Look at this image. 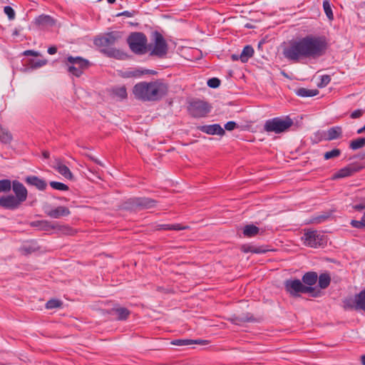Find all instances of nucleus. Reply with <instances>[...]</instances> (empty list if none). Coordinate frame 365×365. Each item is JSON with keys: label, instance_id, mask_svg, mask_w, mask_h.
I'll return each instance as SVG.
<instances>
[{"label": "nucleus", "instance_id": "1", "mask_svg": "<svg viewBox=\"0 0 365 365\" xmlns=\"http://www.w3.org/2000/svg\"><path fill=\"white\" fill-rule=\"evenodd\" d=\"M328 43L324 36L308 35L294 41L284 47L283 56L287 60L297 63L307 58H317L323 56Z\"/></svg>", "mask_w": 365, "mask_h": 365}, {"label": "nucleus", "instance_id": "2", "mask_svg": "<svg viewBox=\"0 0 365 365\" xmlns=\"http://www.w3.org/2000/svg\"><path fill=\"white\" fill-rule=\"evenodd\" d=\"M167 91V86L160 81H142L136 83L133 88L135 98L142 101L160 100Z\"/></svg>", "mask_w": 365, "mask_h": 365}, {"label": "nucleus", "instance_id": "3", "mask_svg": "<svg viewBox=\"0 0 365 365\" xmlns=\"http://www.w3.org/2000/svg\"><path fill=\"white\" fill-rule=\"evenodd\" d=\"M12 191L14 195L8 194L0 197V205H20L28 197V190L24 185L17 180H13Z\"/></svg>", "mask_w": 365, "mask_h": 365}, {"label": "nucleus", "instance_id": "4", "mask_svg": "<svg viewBox=\"0 0 365 365\" xmlns=\"http://www.w3.org/2000/svg\"><path fill=\"white\" fill-rule=\"evenodd\" d=\"M284 289L292 297H297L300 294L309 293L312 297L321 296V291L313 287H307L298 279H290L284 282Z\"/></svg>", "mask_w": 365, "mask_h": 365}, {"label": "nucleus", "instance_id": "5", "mask_svg": "<svg viewBox=\"0 0 365 365\" xmlns=\"http://www.w3.org/2000/svg\"><path fill=\"white\" fill-rule=\"evenodd\" d=\"M293 124V120L288 115L275 117L265 121L264 130L267 133L279 134L287 131Z\"/></svg>", "mask_w": 365, "mask_h": 365}, {"label": "nucleus", "instance_id": "6", "mask_svg": "<svg viewBox=\"0 0 365 365\" xmlns=\"http://www.w3.org/2000/svg\"><path fill=\"white\" fill-rule=\"evenodd\" d=\"M128 44L132 52L137 55H143L147 52L146 36L141 32H133L127 38Z\"/></svg>", "mask_w": 365, "mask_h": 365}, {"label": "nucleus", "instance_id": "7", "mask_svg": "<svg viewBox=\"0 0 365 365\" xmlns=\"http://www.w3.org/2000/svg\"><path fill=\"white\" fill-rule=\"evenodd\" d=\"M66 65L70 73L76 77H80L83 71L90 66L91 63L87 59L82 57L70 56L67 58Z\"/></svg>", "mask_w": 365, "mask_h": 365}, {"label": "nucleus", "instance_id": "8", "mask_svg": "<svg viewBox=\"0 0 365 365\" xmlns=\"http://www.w3.org/2000/svg\"><path fill=\"white\" fill-rule=\"evenodd\" d=\"M211 106L201 100H195L187 106L189 114L195 118H204L211 111Z\"/></svg>", "mask_w": 365, "mask_h": 365}, {"label": "nucleus", "instance_id": "9", "mask_svg": "<svg viewBox=\"0 0 365 365\" xmlns=\"http://www.w3.org/2000/svg\"><path fill=\"white\" fill-rule=\"evenodd\" d=\"M153 36L154 45L153 48L151 51L150 55L162 58L165 56L168 53V43L165 40L164 37L163 36V35L160 32L155 31Z\"/></svg>", "mask_w": 365, "mask_h": 365}, {"label": "nucleus", "instance_id": "10", "mask_svg": "<svg viewBox=\"0 0 365 365\" xmlns=\"http://www.w3.org/2000/svg\"><path fill=\"white\" fill-rule=\"evenodd\" d=\"M123 38V32L113 31L99 36L94 40V43L98 46H110L115 45Z\"/></svg>", "mask_w": 365, "mask_h": 365}, {"label": "nucleus", "instance_id": "11", "mask_svg": "<svg viewBox=\"0 0 365 365\" xmlns=\"http://www.w3.org/2000/svg\"><path fill=\"white\" fill-rule=\"evenodd\" d=\"M154 70L145 69L141 67L128 68L123 71H118V75L123 78H138L144 75H155Z\"/></svg>", "mask_w": 365, "mask_h": 365}, {"label": "nucleus", "instance_id": "12", "mask_svg": "<svg viewBox=\"0 0 365 365\" xmlns=\"http://www.w3.org/2000/svg\"><path fill=\"white\" fill-rule=\"evenodd\" d=\"M302 239L306 245L317 247L323 244L324 236L319 235L316 230H312L305 232Z\"/></svg>", "mask_w": 365, "mask_h": 365}, {"label": "nucleus", "instance_id": "13", "mask_svg": "<svg viewBox=\"0 0 365 365\" xmlns=\"http://www.w3.org/2000/svg\"><path fill=\"white\" fill-rule=\"evenodd\" d=\"M31 225L33 227H38L39 230L43 231H50L51 230H55L58 228L59 230L64 231L66 230L68 234L71 235V229L68 227H63V229L61 227L58 226L57 223H51L46 220L41 221H34L31 223Z\"/></svg>", "mask_w": 365, "mask_h": 365}, {"label": "nucleus", "instance_id": "14", "mask_svg": "<svg viewBox=\"0 0 365 365\" xmlns=\"http://www.w3.org/2000/svg\"><path fill=\"white\" fill-rule=\"evenodd\" d=\"M362 166L357 164H349L347 166L340 169L333 176V179H339L352 175L354 173L360 171Z\"/></svg>", "mask_w": 365, "mask_h": 365}, {"label": "nucleus", "instance_id": "15", "mask_svg": "<svg viewBox=\"0 0 365 365\" xmlns=\"http://www.w3.org/2000/svg\"><path fill=\"white\" fill-rule=\"evenodd\" d=\"M24 181L29 186L35 187L38 190H45L47 183L45 180L36 175H28L24 178Z\"/></svg>", "mask_w": 365, "mask_h": 365}, {"label": "nucleus", "instance_id": "16", "mask_svg": "<svg viewBox=\"0 0 365 365\" xmlns=\"http://www.w3.org/2000/svg\"><path fill=\"white\" fill-rule=\"evenodd\" d=\"M198 130L208 135L222 136L225 134V129L218 123L201 125L198 127Z\"/></svg>", "mask_w": 365, "mask_h": 365}, {"label": "nucleus", "instance_id": "17", "mask_svg": "<svg viewBox=\"0 0 365 365\" xmlns=\"http://www.w3.org/2000/svg\"><path fill=\"white\" fill-rule=\"evenodd\" d=\"M45 213L51 218H60L70 214L66 207H47Z\"/></svg>", "mask_w": 365, "mask_h": 365}, {"label": "nucleus", "instance_id": "18", "mask_svg": "<svg viewBox=\"0 0 365 365\" xmlns=\"http://www.w3.org/2000/svg\"><path fill=\"white\" fill-rule=\"evenodd\" d=\"M157 202L156 200L148 197H130L125 201L124 205H152Z\"/></svg>", "mask_w": 365, "mask_h": 365}, {"label": "nucleus", "instance_id": "19", "mask_svg": "<svg viewBox=\"0 0 365 365\" xmlns=\"http://www.w3.org/2000/svg\"><path fill=\"white\" fill-rule=\"evenodd\" d=\"M101 52L108 57L114 58L118 60H124L128 56L127 54L121 50L112 47L103 48Z\"/></svg>", "mask_w": 365, "mask_h": 365}, {"label": "nucleus", "instance_id": "20", "mask_svg": "<svg viewBox=\"0 0 365 365\" xmlns=\"http://www.w3.org/2000/svg\"><path fill=\"white\" fill-rule=\"evenodd\" d=\"M333 212L334 210H329L323 212L322 214H318L314 216H312L311 218L309 219L307 224L318 225L324 222H326L331 217Z\"/></svg>", "mask_w": 365, "mask_h": 365}, {"label": "nucleus", "instance_id": "21", "mask_svg": "<svg viewBox=\"0 0 365 365\" xmlns=\"http://www.w3.org/2000/svg\"><path fill=\"white\" fill-rule=\"evenodd\" d=\"M318 279V274L315 272H306L302 278V283L307 287H312Z\"/></svg>", "mask_w": 365, "mask_h": 365}, {"label": "nucleus", "instance_id": "22", "mask_svg": "<svg viewBox=\"0 0 365 365\" xmlns=\"http://www.w3.org/2000/svg\"><path fill=\"white\" fill-rule=\"evenodd\" d=\"M342 135V128L340 126L331 127L327 130L326 140H333L339 138Z\"/></svg>", "mask_w": 365, "mask_h": 365}, {"label": "nucleus", "instance_id": "23", "mask_svg": "<svg viewBox=\"0 0 365 365\" xmlns=\"http://www.w3.org/2000/svg\"><path fill=\"white\" fill-rule=\"evenodd\" d=\"M35 24L38 26H53L55 24V21L53 19L48 15H40L35 19Z\"/></svg>", "mask_w": 365, "mask_h": 365}, {"label": "nucleus", "instance_id": "24", "mask_svg": "<svg viewBox=\"0 0 365 365\" xmlns=\"http://www.w3.org/2000/svg\"><path fill=\"white\" fill-rule=\"evenodd\" d=\"M13 140V135L8 128L0 125V142L4 144H10Z\"/></svg>", "mask_w": 365, "mask_h": 365}, {"label": "nucleus", "instance_id": "25", "mask_svg": "<svg viewBox=\"0 0 365 365\" xmlns=\"http://www.w3.org/2000/svg\"><path fill=\"white\" fill-rule=\"evenodd\" d=\"M255 51L253 47L250 45H247L244 47L241 53L240 54V60L242 63H246L251 57H252Z\"/></svg>", "mask_w": 365, "mask_h": 365}, {"label": "nucleus", "instance_id": "26", "mask_svg": "<svg viewBox=\"0 0 365 365\" xmlns=\"http://www.w3.org/2000/svg\"><path fill=\"white\" fill-rule=\"evenodd\" d=\"M56 170L63 175L66 179L72 180L73 175L71 172L70 169L65 165L62 164L61 162H58L56 166L55 167Z\"/></svg>", "mask_w": 365, "mask_h": 365}, {"label": "nucleus", "instance_id": "27", "mask_svg": "<svg viewBox=\"0 0 365 365\" xmlns=\"http://www.w3.org/2000/svg\"><path fill=\"white\" fill-rule=\"evenodd\" d=\"M207 341L204 340H192V339H175L171 344L176 346H189L194 344H206Z\"/></svg>", "mask_w": 365, "mask_h": 365}, {"label": "nucleus", "instance_id": "28", "mask_svg": "<svg viewBox=\"0 0 365 365\" xmlns=\"http://www.w3.org/2000/svg\"><path fill=\"white\" fill-rule=\"evenodd\" d=\"M358 294H356L354 298L348 297L344 299L343 306L345 309H359L357 307Z\"/></svg>", "mask_w": 365, "mask_h": 365}, {"label": "nucleus", "instance_id": "29", "mask_svg": "<svg viewBox=\"0 0 365 365\" xmlns=\"http://www.w3.org/2000/svg\"><path fill=\"white\" fill-rule=\"evenodd\" d=\"M296 94L302 98L305 97H313L319 93L317 89H308L305 88H299L295 91Z\"/></svg>", "mask_w": 365, "mask_h": 365}, {"label": "nucleus", "instance_id": "30", "mask_svg": "<svg viewBox=\"0 0 365 365\" xmlns=\"http://www.w3.org/2000/svg\"><path fill=\"white\" fill-rule=\"evenodd\" d=\"M188 226H182L180 224H162L158 225L156 227L158 230H183L187 229Z\"/></svg>", "mask_w": 365, "mask_h": 365}, {"label": "nucleus", "instance_id": "31", "mask_svg": "<svg viewBox=\"0 0 365 365\" xmlns=\"http://www.w3.org/2000/svg\"><path fill=\"white\" fill-rule=\"evenodd\" d=\"M112 313L117 315V319L125 320L130 315V311L125 307L113 308L111 310Z\"/></svg>", "mask_w": 365, "mask_h": 365}, {"label": "nucleus", "instance_id": "32", "mask_svg": "<svg viewBox=\"0 0 365 365\" xmlns=\"http://www.w3.org/2000/svg\"><path fill=\"white\" fill-rule=\"evenodd\" d=\"M318 279L319 287L323 289L327 288L331 282V277L328 273L321 274L318 277Z\"/></svg>", "mask_w": 365, "mask_h": 365}, {"label": "nucleus", "instance_id": "33", "mask_svg": "<svg viewBox=\"0 0 365 365\" xmlns=\"http://www.w3.org/2000/svg\"><path fill=\"white\" fill-rule=\"evenodd\" d=\"M259 229L254 225H247L243 229V235L248 237H252L259 233Z\"/></svg>", "mask_w": 365, "mask_h": 365}, {"label": "nucleus", "instance_id": "34", "mask_svg": "<svg viewBox=\"0 0 365 365\" xmlns=\"http://www.w3.org/2000/svg\"><path fill=\"white\" fill-rule=\"evenodd\" d=\"M230 320L232 324L241 325L244 322L252 321L253 319L252 317H248V314H247L242 316H233L230 318Z\"/></svg>", "mask_w": 365, "mask_h": 365}, {"label": "nucleus", "instance_id": "35", "mask_svg": "<svg viewBox=\"0 0 365 365\" xmlns=\"http://www.w3.org/2000/svg\"><path fill=\"white\" fill-rule=\"evenodd\" d=\"M365 146V138L361 137L356 140H353L349 143V148L356 150Z\"/></svg>", "mask_w": 365, "mask_h": 365}, {"label": "nucleus", "instance_id": "36", "mask_svg": "<svg viewBox=\"0 0 365 365\" xmlns=\"http://www.w3.org/2000/svg\"><path fill=\"white\" fill-rule=\"evenodd\" d=\"M13 180L9 179L0 180V192L8 193L12 186Z\"/></svg>", "mask_w": 365, "mask_h": 365}, {"label": "nucleus", "instance_id": "37", "mask_svg": "<svg viewBox=\"0 0 365 365\" xmlns=\"http://www.w3.org/2000/svg\"><path fill=\"white\" fill-rule=\"evenodd\" d=\"M63 303L61 301L56 299H51L48 300L46 304V308L48 309H52L61 307Z\"/></svg>", "mask_w": 365, "mask_h": 365}, {"label": "nucleus", "instance_id": "38", "mask_svg": "<svg viewBox=\"0 0 365 365\" xmlns=\"http://www.w3.org/2000/svg\"><path fill=\"white\" fill-rule=\"evenodd\" d=\"M323 8H324V13L326 14L327 18L329 20H332L334 18V15H333L332 9H331V5H330L329 1L324 0L323 1Z\"/></svg>", "mask_w": 365, "mask_h": 365}, {"label": "nucleus", "instance_id": "39", "mask_svg": "<svg viewBox=\"0 0 365 365\" xmlns=\"http://www.w3.org/2000/svg\"><path fill=\"white\" fill-rule=\"evenodd\" d=\"M113 94L120 99L127 98V91L125 86L118 87L113 89Z\"/></svg>", "mask_w": 365, "mask_h": 365}, {"label": "nucleus", "instance_id": "40", "mask_svg": "<svg viewBox=\"0 0 365 365\" xmlns=\"http://www.w3.org/2000/svg\"><path fill=\"white\" fill-rule=\"evenodd\" d=\"M357 307L365 312V289L358 294Z\"/></svg>", "mask_w": 365, "mask_h": 365}, {"label": "nucleus", "instance_id": "41", "mask_svg": "<svg viewBox=\"0 0 365 365\" xmlns=\"http://www.w3.org/2000/svg\"><path fill=\"white\" fill-rule=\"evenodd\" d=\"M341 150L335 148L330 151L326 152L324 155V158L325 160L336 158L341 155Z\"/></svg>", "mask_w": 365, "mask_h": 365}, {"label": "nucleus", "instance_id": "42", "mask_svg": "<svg viewBox=\"0 0 365 365\" xmlns=\"http://www.w3.org/2000/svg\"><path fill=\"white\" fill-rule=\"evenodd\" d=\"M47 63V61L46 59H39L35 61L34 59H31L29 61V64L32 68H38L43 66Z\"/></svg>", "mask_w": 365, "mask_h": 365}, {"label": "nucleus", "instance_id": "43", "mask_svg": "<svg viewBox=\"0 0 365 365\" xmlns=\"http://www.w3.org/2000/svg\"><path fill=\"white\" fill-rule=\"evenodd\" d=\"M50 185L52 188L57 190H68V187L66 184H64L63 182H60L51 181V182H50Z\"/></svg>", "mask_w": 365, "mask_h": 365}, {"label": "nucleus", "instance_id": "44", "mask_svg": "<svg viewBox=\"0 0 365 365\" xmlns=\"http://www.w3.org/2000/svg\"><path fill=\"white\" fill-rule=\"evenodd\" d=\"M331 81V77L329 75H323L320 77V81L317 83L319 88L327 86Z\"/></svg>", "mask_w": 365, "mask_h": 365}, {"label": "nucleus", "instance_id": "45", "mask_svg": "<svg viewBox=\"0 0 365 365\" xmlns=\"http://www.w3.org/2000/svg\"><path fill=\"white\" fill-rule=\"evenodd\" d=\"M351 225L353 227L357 229L365 228V222L364 221V216L361 217L360 220H353L351 221Z\"/></svg>", "mask_w": 365, "mask_h": 365}, {"label": "nucleus", "instance_id": "46", "mask_svg": "<svg viewBox=\"0 0 365 365\" xmlns=\"http://www.w3.org/2000/svg\"><path fill=\"white\" fill-rule=\"evenodd\" d=\"M4 13L7 15L9 20H14L16 16L14 10L10 6H6L4 8Z\"/></svg>", "mask_w": 365, "mask_h": 365}, {"label": "nucleus", "instance_id": "47", "mask_svg": "<svg viewBox=\"0 0 365 365\" xmlns=\"http://www.w3.org/2000/svg\"><path fill=\"white\" fill-rule=\"evenodd\" d=\"M207 84L210 88H217L220 85V80L217 78H212L207 81Z\"/></svg>", "mask_w": 365, "mask_h": 365}, {"label": "nucleus", "instance_id": "48", "mask_svg": "<svg viewBox=\"0 0 365 365\" xmlns=\"http://www.w3.org/2000/svg\"><path fill=\"white\" fill-rule=\"evenodd\" d=\"M237 128V124L235 121H228L225 125V129L231 131Z\"/></svg>", "mask_w": 365, "mask_h": 365}, {"label": "nucleus", "instance_id": "49", "mask_svg": "<svg viewBox=\"0 0 365 365\" xmlns=\"http://www.w3.org/2000/svg\"><path fill=\"white\" fill-rule=\"evenodd\" d=\"M23 55L26 56H41V53L38 51H36L34 50H26V51H24Z\"/></svg>", "mask_w": 365, "mask_h": 365}, {"label": "nucleus", "instance_id": "50", "mask_svg": "<svg viewBox=\"0 0 365 365\" xmlns=\"http://www.w3.org/2000/svg\"><path fill=\"white\" fill-rule=\"evenodd\" d=\"M363 113H364L363 110L357 109V110H354L351 113L350 116L351 118H360L363 115Z\"/></svg>", "mask_w": 365, "mask_h": 365}, {"label": "nucleus", "instance_id": "51", "mask_svg": "<svg viewBox=\"0 0 365 365\" xmlns=\"http://www.w3.org/2000/svg\"><path fill=\"white\" fill-rule=\"evenodd\" d=\"M127 16V17H132L133 16V14L132 12H130L129 11H124L117 14V16Z\"/></svg>", "mask_w": 365, "mask_h": 365}, {"label": "nucleus", "instance_id": "52", "mask_svg": "<svg viewBox=\"0 0 365 365\" xmlns=\"http://www.w3.org/2000/svg\"><path fill=\"white\" fill-rule=\"evenodd\" d=\"M48 53L50 54V55H53L55 53H56L57 52V48L56 46H51L48 48Z\"/></svg>", "mask_w": 365, "mask_h": 365}, {"label": "nucleus", "instance_id": "53", "mask_svg": "<svg viewBox=\"0 0 365 365\" xmlns=\"http://www.w3.org/2000/svg\"><path fill=\"white\" fill-rule=\"evenodd\" d=\"M21 250L24 253H26V254H28V253H30L31 252V250L30 248H27L26 247H24L21 248Z\"/></svg>", "mask_w": 365, "mask_h": 365}, {"label": "nucleus", "instance_id": "54", "mask_svg": "<svg viewBox=\"0 0 365 365\" xmlns=\"http://www.w3.org/2000/svg\"><path fill=\"white\" fill-rule=\"evenodd\" d=\"M231 58L233 60V61H237V60H240V55L238 54H232V56H231Z\"/></svg>", "mask_w": 365, "mask_h": 365}, {"label": "nucleus", "instance_id": "55", "mask_svg": "<svg viewBox=\"0 0 365 365\" xmlns=\"http://www.w3.org/2000/svg\"><path fill=\"white\" fill-rule=\"evenodd\" d=\"M365 132V125L357 130L358 134H361Z\"/></svg>", "mask_w": 365, "mask_h": 365}, {"label": "nucleus", "instance_id": "56", "mask_svg": "<svg viewBox=\"0 0 365 365\" xmlns=\"http://www.w3.org/2000/svg\"><path fill=\"white\" fill-rule=\"evenodd\" d=\"M19 34V31L17 29H15L12 32V36H16Z\"/></svg>", "mask_w": 365, "mask_h": 365}, {"label": "nucleus", "instance_id": "57", "mask_svg": "<svg viewBox=\"0 0 365 365\" xmlns=\"http://www.w3.org/2000/svg\"><path fill=\"white\" fill-rule=\"evenodd\" d=\"M43 156L44 158H48L50 156V154L48 151H43Z\"/></svg>", "mask_w": 365, "mask_h": 365}, {"label": "nucleus", "instance_id": "58", "mask_svg": "<svg viewBox=\"0 0 365 365\" xmlns=\"http://www.w3.org/2000/svg\"><path fill=\"white\" fill-rule=\"evenodd\" d=\"M361 363L362 365H365V354L361 356Z\"/></svg>", "mask_w": 365, "mask_h": 365}, {"label": "nucleus", "instance_id": "59", "mask_svg": "<svg viewBox=\"0 0 365 365\" xmlns=\"http://www.w3.org/2000/svg\"><path fill=\"white\" fill-rule=\"evenodd\" d=\"M91 160H92L93 161H94L96 163L99 164V165H102V164H101V163L99 160H98L97 159H96V158H93V157H91Z\"/></svg>", "mask_w": 365, "mask_h": 365}, {"label": "nucleus", "instance_id": "60", "mask_svg": "<svg viewBox=\"0 0 365 365\" xmlns=\"http://www.w3.org/2000/svg\"><path fill=\"white\" fill-rule=\"evenodd\" d=\"M357 209H362V208H365V207H363V206H361V207H355Z\"/></svg>", "mask_w": 365, "mask_h": 365}, {"label": "nucleus", "instance_id": "61", "mask_svg": "<svg viewBox=\"0 0 365 365\" xmlns=\"http://www.w3.org/2000/svg\"><path fill=\"white\" fill-rule=\"evenodd\" d=\"M8 207V208L14 209V208H15L16 207L11 206V207Z\"/></svg>", "mask_w": 365, "mask_h": 365}]
</instances>
